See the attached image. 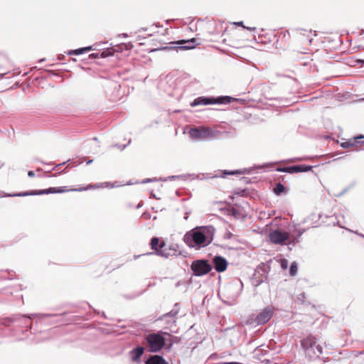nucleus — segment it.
<instances>
[{"mask_svg": "<svg viewBox=\"0 0 364 364\" xmlns=\"http://www.w3.org/2000/svg\"><path fill=\"white\" fill-rule=\"evenodd\" d=\"M121 185L119 183V182H102V183H97L95 184H89L85 187H80L78 188H72L68 189L65 186L62 187H53V188H49L48 189L41 190V191H33L31 192H25L18 194H8V196L14 197V196H34V195H43V194H48V193H65L68 191H85L88 190H95V189H103V188H118L120 187Z\"/></svg>", "mask_w": 364, "mask_h": 364, "instance_id": "obj_1", "label": "nucleus"}, {"mask_svg": "<svg viewBox=\"0 0 364 364\" xmlns=\"http://www.w3.org/2000/svg\"><path fill=\"white\" fill-rule=\"evenodd\" d=\"M198 229H191L187 232L183 237L185 243L190 247L200 248L208 245L211 240L205 235V234L200 231H198Z\"/></svg>", "mask_w": 364, "mask_h": 364, "instance_id": "obj_2", "label": "nucleus"}, {"mask_svg": "<svg viewBox=\"0 0 364 364\" xmlns=\"http://www.w3.org/2000/svg\"><path fill=\"white\" fill-rule=\"evenodd\" d=\"M301 346L306 356L310 360L319 358L323 353V348L317 344L316 337L311 335L301 341Z\"/></svg>", "mask_w": 364, "mask_h": 364, "instance_id": "obj_3", "label": "nucleus"}, {"mask_svg": "<svg viewBox=\"0 0 364 364\" xmlns=\"http://www.w3.org/2000/svg\"><path fill=\"white\" fill-rule=\"evenodd\" d=\"M164 335L170 336L169 333L163 331L149 333L146 336V340L151 352H159L165 346L166 338L164 337Z\"/></svg>", "mask_w": 364, "mask_h": 364, "instance_id": "obj_4", "label": "nucleus"}, {"mask_svg": "<svg viewBox=\"0 0 364 364\" xmlns=\"http://www.w3.org/2000/svg\"><path fill=\"white\" fill-rule=\"evenodd\" d=\"M243 284L241 280L238 279H233L225 286V295L228 299L235 301L241 294Z\"/></svg>", "mask_w": 364, "mask_h": 364, "instance_id": "obj_5", "label": "nucleus"}, {"mask_svg": "<svg viewBox=\"0 0 364 364\" xmlns=\"http://www.w3.org/2000/svg\"><path fill=\"white\" fill-rule=\"evenodd\" d=\"M38 316L40 318L43 317L49 316L50 314H31L29 316H26V315H15L11 318H5L0 321V323L1 325L9 326L11 323L16 322H21L23 325L26 327L29 326V321L35 316Z\"/></svg>", "mask_w": 364, "mask_h": 364, "instance_id": "obj_6", "label": "nucleus"}, {"mask_svg": "<svg viewBox=\"0 0 364 364\" xmlns=\"http://www.w3.org/2000/svg\"><path fill=\"white\" fill-rule=\"evenodd\" d=\"M190 136L195 140L208 139L215 136V132L210 127H199L191 129Z\"/></svg>", "mask_w": 364, "mask_h": 364, "instance_id": "obj_7", "label": "nucleus"}, {"mask_svg": "<svg viewBox=\"0 0 364 364\" xmlns=\"http://www.w3.org/2000/svg\"><path fill=\"white\" fill-rule=\"evenodd\" d=\"M232 97L228 96L220 97L218 98L199 97L195 99L191 105L192 107H196L198 105H207L213 104H228L230 103Z\"/></svg>", "mask_w": 364, "mask_h": 364, "instance_id": "obj_8", "label": "nucleus"}, {"mask_svg": "<svg viewBox=\"0 0 364 364\" xmlns=\"http://www.w3.org/2000/svg\"><path fill=\"white\" fill-rule=\"evenodd\" d=\"M191 269L193 275L201 277L209 273L212 269V266L207 260L198 259L192 262Z\"/></svg>", "mask_w": 364, "mask_h": 364, "instance_id": "obj_9", "label": "nucleus"}, {"mask_svg": "<svg viewBox=\"0 0 364 364\" xmlns=\"http://www.w3.org/2000/svg\"><path fill=\"white\" fill-rule=\"evenodd\" d=\"M150 245H151V249L155 250L156 252H147L146 254H144V255L156 254L159 256L164 257L166 258H168L169 256L171 255L170 250L168 251L165 248L166 245L164 242H161V244H159V240L158 237H152L151 240Z\"/></svg>", "mask_w": 364, "mask_h": 364, "instance_id": "obj_10", "label": "nucleus"}, {"mask_svg": "<svg viewBox=\"0 0 364 364\" xmlns=\"http://www.w3.org/2000/svg\"><path fill=\"white\" fill-rule=\"evenodd\" d=\"M269 240L275 245H285V242L289 238V233L283 232L281 229H273L269 235Z\"/></svg>", "mask_w": 364, "mask_h": 364, "instance_id": "obj_11", "label": "nucleus"}, {"mask_svg": "<svg viewBox=\"0 0 364 364\" xmlns=\"http://www.w3.org/2000/svg\"><path fill=\"white\" fill-rule=\"evenodd\" d=\"M274 307L268 306L260 311L255 317L254 321L257 325L267 323L272 317L274 314Z\"/></svg>", "mask_w": 364, "mask_h": 364, "instance_id": "obj_12", "label": "nucleus"}, {"mask_svg": "<svg viewBox=\"0 0 364 364\" xmlns=\"http://www.w3.org/2000/svg\"><path fill=\"white\" fill-rule=\"evenodd\" d=\"M312 168L311 166H307V165H296L289 167H284L282 168H278L277 171L281 172H287L290 173H299V172H307L309 171H311Z\"/></svg>", "mask_w": 364, "mask_h": 364, "instance_id": "obj_13", "label": "nucleus"}, {"mask_svg": "<svg viewBox=\"0 0 364 364\" xmlns=\"http://www.w3.org/2000/svg\"><path fill=\"white\" fill-rule=\"evenodd\" d=\"M214 269L218 272H223L226 270L228 266L227 260L222 256L217 255L213 259Z\"/></svg>", "mask_w": 364, "mask_h": 364, "instance_id": "obj_14", "label": "nucleus"}, {"mask_svg": "<svg viewBox=\"0 0 364 364\" xmlns=\"http://www.w3.org/2000/svg\"><path fill=\"white\" fill-rule=\"evenodd\" d=\"M364 139V135H359L354 137L353 139H350L347 141L343 142L341 146L343 148L356 147L357 149H364V141H360L358 139Z\"/></svg>", "mask_w": 364, "mask_h": 364, "instance_id": "obj_15", "label": "nucleus"}, {"mask_svg": "<svg viewBox=\"0 0 364 364\" xmlns=\"http://www.w3.org/2000/svg\"><path fill=\"white\" fill-rule=\"evenodd\" d=\"M180 310V305L178 303H176L174 304V306L171 311L169 312L163 314L160 318L159 320H165L167 318H169L170 320H167L166 322L168 323L175 322L176 319V316L178 314Z\"/></svg>", "mask_w": 364, "mask_h": 364, "instance_id": "obj_16", "label": "nucleus"}, {"mask_svg": "<svg viewBox=\"0 0 364 364\" xmlns=\"http://www.w3.org/2000/svg\"><path fill=\"white\" fill-rule=\"evenodd\" d=\"M176 44L178 45H183V44H188L187 46H181L179 47L181 50H190L193 49L196 47V45H198V43H196V39L193 38L190 40H181L176 42Z\"/></svg>", "mask_w": 364, "mask_h": 364, "instance_id": "obj_17", "label": "nucleus"}, {"mask_svg": "<svg viewBox=\"0 0 364 364\" xmlns=\"http://www.w3.org/2000/svg\"><path fill=\"white\" fill-rule=\"evenodd\" d=\"M144 348L142 346H137L132 349L129 353L131 355V359L133 362H138L140 360V358L143 355Z\"/></svg>", "mask_w": 364, "mask_h": 364, "instance_id": "obj_18", "label": "nucleus"}, {"mask_svg": "<svg viewBox=\"0 0 364 364\" xmlns=\"http://www.w3.org/2000/svg\"><path fill=\"white\" fill-rule=\"evenodd\" d=\"M145 364H168L167 361L161 355H151L145 361Z\"/></svg>", "mask_w": 364, "mask_h": 364, "instance_id": "obj_19", "label": "nucleus"}, {"mask_svg": "<svg viewBox=\"0 0 364 364\" xmlns=\"http://www.w3.org/2000/svg\"><path fill=\"white\" fill-rule=\"evenodd\" d=\"M226 214L231 215L235 219H240L244 218V214L235 208H231L226 210Z\"/></svg>", "mask_w": 364, "mask_h": 364, "instance_id": "obj_20", "label": "nucleus"}, {"mask_svg": "<svg viewBox=\"0 0 364 364\" xmlns=\"http://www.w3.org/2000/svg\"><path fill=\"white\" fill-rule=\"evenodd\" d=\"M91 50H92V47L87 46V47H85V48H81L70 50L68 54V55H80V54L84 53L85 52L90 51Z\"/></svg>", "mask_w": 364, "mask_h": 364, "instance_id": "obj_21", "label": "nucleus"}, {"mask_svg": "<svg viewBox=\"0 0 364 364\" xmlns=\"http://www.w3.org/2000/svg\"><path fill=\"white\" fill-rule=\"evenodd\" d=\"M285 191V187L284 185H282V183H279L276 185V186L274 188V193L277 195V196H279L281 195L282 193H284Z\"/></svg>", "mask_w": 364, "mask_h": 364, "instance_id": "obj_22", "label": "nucleus"}, {"mask_svg": "<svg viewBox=\"0 0 364 364\" xmlns=\"http://www.w3.org/2000/svg\"><path fill=\"white\" fill-rule=\"evenodd\" d=\"M297 269H298V267H297V264L296 262H294L291 264L290 265V268H289V274L291 276H295L297 273Z\"/></svg>", "mask_w": 364, "mask_h": 364, "instance_id": "obj_23", "label": "nucleus"}, {"mask_svg": "<svg viewBox=\"0 0 364 364\" xmlns=\"http://www.w3.org/2000/svg\"><path fill=\"white\" fill-rule=\"evenodd\" d=\"M223 237H224V239H226V240L235 239V235L229 231H226L225 232Z\"/></svg>", "mask_w": 364, "mask_h": 364, "instance_id": "obj_24", "label": "nucleus"}, {"mask_svg": "<svg viewBox=\"0 0 364 364\" xmlns=\"http://www.w3.org/2000/svg\"><path fill=\"white\" fill-rule=\"evenodd\" d=\"M242 172L240 171H224L223 172V176L224 177L225 175H234V174H240Z\"/></svg>", "mask_w": 364, "mask_h": 364, "instance_id": "obj_25", "label": "nucleus"}, {"mask_svg": "<svg viewBox=\"0 0 364 364\" xmlns=\"http://www.w3.org/2000/svg\"><path fill=\"white\" fill-rule=\"evenodd\" d=\"M112 55V53L110 50H107L102 51L100 53V57L101 58H106V57H108V56Z\"/></svg>", "mask_w": 364, "mask_h": 364, "instance_id": "obj_26", "label": "nucleus"}, {"mask_svg": "<svg viewBox=\"0 0 364 364\" xmlns=\"http://www.w3.org/2000/svg\"><path fill=\"white\" fill-rule=\"evenodd\" d=\"M173 344V341L172 340H166V345H165V348L166 349H171L172 346Z\"/></svg>", "mask_w": 364, "mask_h": 364, "instance_id": "obj_27", "label": "nucleus"}, {"mask_svg": "<svg viewBox=\"0 0 364 364\" xmlns=\"http://www.w3.org/2000/svg\"><path fill=\"white\" fill-rule=\"evenodd\" d=\"M288 265V261L286 259H283L281 262V267L282 269H287Z\"/></svg>", "mask_w": 364, "mask_h": 364, "instance_id": "obj_28", "label": "nucleus"}, {"mask_svg": "<svg viewBox=\"0 0 364 364\" xmlns=\"http://www.w3.org/2000/svg\"><path fill=\"white\" fill-rule=\"evenodd\" d=\"M305 230H306V229H302V230H299V232H298V235H297V237L295 238V240H296V242H299V237H300L301 236V235L304 233V232L305 231Z\"/></svg>", "mask_w": 364, "mask_h": 364, "instance_id": "obj_29", "label": "nucleus"}, {"mask_svg": "<svg viewBox=\"0 0 364 364\" xmlns=\"http://www.w3.org/2000/svg\"><path fill=\"white\" fill-rule=\"evenodd\" d=\"M100 57V54L99 53H92L89 55V58L94 59V58H98Z\"/></svg>", "mask_w": 364, "mask_h": 364, "instance_id": "obj_30", "label": "nucleus"}, {"mask_svg": "<svg viewBox=\"0 0 364 364\" xmlns=\"http://www.w3.org/2000/svg\"><path fill=\"white\" fill-rule=\"evenodd\" d=\"M287 241H288V242L287 243L285 242V244L289 245H294L295 242H296L294 240H288Z\"/></svg>", "mask_w": 364, "mask_h": 364, "instance_id": "obj_31", "label": "nucleus"}, {"mask_svg": "<svg viewBox=\"0 0 364 364\" xmlns=\"http://www.w3.org/2000/svg\"><path fill=\"white\" fill-rule=\"evenodd\" d=\"M170 340H172L173 341V343H177L179 341L178 337H176V336H173Z\"/></svg>", "mask_w": 364, "mask_h": 364, "instance_id": "obj_32", "label": "nucleus"}, {"mask_svg": "<svg viewBox=\"0 0 364 364\" xmlns=\"http://www.w3.org/2000/svg\"><path fill=\"white\" fill-rule=\"evenodd\" d=\"M28 176L29 177H33V176H35V173H34V172H33V171H29L28 172Z\"/></svg>", "mask_w": 364, "mask_h": 364, "instance_id": "obj_33", "label": "nucleus"}, {"mask_svg": "<svg viewBox=\"0 0 364 364\" xmlns=\"http://www.w3.org/2000/svg\"><path fill=\"white\" fill-rule=\"evenodd\" d=\"M223 364H242V363H238V362H226V363H224Z\"/></svg>", "mask_w": 364, "mask_h": 364, "instance_id": "obj_34", "label": "nucleus"}, {"mask_svg": "<svg viewBox=\"0 0 364 364\" xmlns=\"http://www.w3.org/2000/svg\"><path fill=\"white\" fill-rule=\"evenodd\" d=\"M247 28L248 30H250V31H254V30L255 29V27H252V28L251 26H249V27H247Z\"/></svg>", "mask_w": 364, "mask_h": 364, "instance_id": "obj_35", "label": "nucleus"}, {"mask_svg": "<svg viewBox=\"0 0 364 364\" xmlns=\"http://www.w3.org/2000/svg\"><path fill=\"white\" fill-rule=\"evenodd\" d=\"M237 25H239V26H243L244 28H245V27L243 26V22H242V21H241V22H238V23H237Z\"/></svg>", "mask_w": 364, "mask_h": 364, "instance_id": "obj_36", "label": "nucleus"}, {"mask_svg": "<svg viewBox=\"0 0 364 364\" xmlns=\"http://www.w3.org/2000/svg\"><path fill=\"white\" fill-rule=\"evenodd\" d=\"M196 228H211L210 226H196Z\"/></svg>", "mask_w": 364, "mask_h": 364, "instance_id": "obj_37", "label": "nucleus"}, {"mask_svg": "<svg viewBox=\"0 0 364 364\" xmlns=\"http://www.w3.org/2000/svg\"><path fill=\"white\" fill-rule=\"evenodd\" d=\"M347 230H349L350 232H354V233H355V234H358L357 232H354V231H353V230H352L351 229H350V228H348Z\"/></svg>", "mask_w": 364, "mask_h": 364, "instance_id": "obj_38", "label": "nucleus"}, {"mask_svg": "<svg viewBox=\"0 0 364 364\" xmlns=\"http://www.w3.org/2000/svg\"><path fill=\"white\" fill-rule=\"evenodd\" d=\"M140 256H141V255H134V259H138Z\"/></svg>", "mask_w": 364, "mask_h": 364, "instance_id": "obj_39", "label": "nucleus"}, {"mask_svg": "<svg viewBox=\"0 0 364 364\" xmlns=\"http://www.w3.org/2000/svg\"><path fill=\"white\" fill-rule=\"evenodd\" d=\"M361 63H364V60H360Z\"/></svg>", "mask_w": 364, "mask_h": 364, "instance_id": "obj_40", "label": "nucleus"}, {"mask_svg": "<svg viewBox=\"0 0 364 364\" xmlns=\"http://www.w3.org/2000/svg\"><path fill=\"white\" fill-rule=\"evenodd\" d=\"M261 282H262V281H261V282H259L257 283V285H259V284H260Z\"/></svg>", "mask_w": 364, "mask_h": 364, "instance_id": "obj_41", "label": "nucleus"}, {"mask_svg": "<svg viewBox=\"0 0 364 364\" xmlns=\"http://www.w3.org/2000/svg\"><path fill=\"white\" fill-rule=\"evenodd\" d=\"M361 236L364 237V235H361Z\"/></svg>", "mask_w": 364, "mask_h": 364, "instance_id": "obj_42", "label": "nucleus"}, {"mask_svg": "<svg viewBox=\"0 0 364 364\" xmlns=\"http://www.w3.org/2000/svg\"><path fill=\"white\" fill-rule=\"evenodd\" d=\"M363 143L364 144V141Z\"/></svg>", "mask_w": 364, "mask_h": 364, "instance_id": "obj_43", "label": "nucleus"}]
</instances>
